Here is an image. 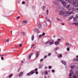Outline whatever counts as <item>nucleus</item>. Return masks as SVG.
I'll use <instances>...</instances> for the list:
<instances>
[{"label": "nucleus", "instance_id": "obj_38", "mask_svg": "<svg viewBox=\"0 0 78 78\" xmlns=\"http://www.w3.org/2000/svg\"><path fill=\"white\" fill-rule=\"evenodd\" d=\"M45 33H43L42 34V36H45Z\"/></svg>", "mask_w": 78, "mask_h": 78}, {"label": "nucleus", "instance_id": "obj_1", "mask_svg": "<svg viewBox=\"0 0 78 78\" xmlns=\"http://www.w3.org/2000/svg\"><path fill=\"white\" fill-rule=\"evenodd\" d=\"M38 70L37 69H36L35 70H33L30 72L27 73V76H31V75H33L35 73L36 74H38V71H37Z\"/></svg>", "mask_w": 78, "mask_h": 78}, {"label": "nucleus", "instance_id": "obj_16", "mask_svg": "<svg viewBox=\"0 0 78 78\" xmlns=\"http://www.w3.org/2000/svg\"><path fill=\"white\" fill-rule=\"evenodd\" d=\"M25 32H22L21 33V34H22V35H23V36H24L25 35Z\"/></svg>", "mask_w": 78, "mask_h": 78}, {"label": "nucleus", "instance_id": "obj_26", "mask_svg": "<svg viewBox=\"0 0 78 78\" xmlns=\"http://www.w3.org/2000/svg\"><path fill=\"white\" fill-rule=\"evenodd\" d=\"M48 72H47V71H45L44 72V74H45V75H48Z\"/></svg>", "mask_w": 78, "mask_h": 78}, {"label": "nucleus", "instance_id": "obj_13", "mask_svg": "<svg viewBox=\"0 0 78 78\" xmlns=\"http://www.w3.org/2000/svg\"><path fill=\"white\" fill-rule=\"evenodd\" d=\"M36 55L37 58H38V56H39V52H37L36 53Z\"/></svg>", "mask_w": 78, "mask_h": 78}, {"label": "nucleus", "instance_id": "obj_30", "mask_svg": "<svg viewBox=\"0 0 78 78\" xmlns=\"http://www.w3.org/2000/svg\"><path fill=\"white\" fill-rule=\"evenodd\" d=\"M71 68L72 69H74V66H71Z\"/></svg>", "mask_w": 78, "mask_h": 78}, {"label": "nucleus", "instance_id": "obj_39", "mask_svg": "<svg viewBox=\"0 0 78 78\" xmlns=\"http://www.w3.org/2000/svg\"><path fill=\"white\" fill-rule=\"evenodd\" d=\"M19 46L20 47H22V44H20L19 45Z\"/></svg>", "mask_w": 78, "mask_h": 78}, {"label": "nucleus", "instance_id": "obj_7", "mask_svg": "<svg viewBox=\"0 0 78 78\" xmlns=\"http://www.w3.org/2000/svg\"><path fill=\"white\" fill-rule=\"evenodd\" d=\"M68 2L72 4V3H73V4L74 5V1H73V0H69Z\"/></svg>", "mask_w": 78, "mask_h": 78}, {"label": "nucleus", "instance_id": "obj_5", "mask_svg": "<svg viewBox=\"0 0 78 78\" xmlns=\"http://www.w3.org/2000/svg\"><path fill=\"white\" fill-rule=\"evenodd\" d=\"M27 22H28L27 20H24L22 21V24L23 25H25V24H26Z\"/></svg>", "mask_w": 78, "mask_h": 78}, {"label": "nucleus", "instance_id": "obj_31", "mask_svg": "<svg viewBox=\"0 0 78 78\" xmlns=\"http://www.w3.org/2000/svg\"><path fill=\"white\" fill-rule=\"evenodd\" d=\"M6 54H3L2 55H1V56H6Z\"/></svg>", "mask_w": 78, "mask_h": 78}, {"label": "nucleus", "instance_id": "obj_18", "mask_svg": "<svg viewBox=\"0 0 78 78\" xmlns=\"http://www.w3.org/2000/svg\"><path fill=\"white\" fill-rule=\"evenodd\" d=\"M59 47H57L56 48H55L54 49V50L55 51H56L57 50H58V49H59Z\"/></svg>", "mask_w": 78, "mask_h": 78}, {"label": "nucleus", "instance_id": "obj_20", "mask_svg": "<svg viewBox=\"0 0 78 78\" xmlns=\"http://www.w3.org/2000/svg\"><path fill=\"white\" fill-rule=\"evenodd\" d=\"M12 75H13L12 74H10L9 75V78H12Z\"/></svg>", "mask_w": 78, "mask_h": 78}, {"label": "nucleus", "instance_id": "obj_32", "mask_svg": "<svg viewBox=\"0 0 78 78\" xmlns=\"http://www.w3.org/2000/svg\"><path fill=\"white\" fill-rule=\"evenodd\" d=\"M66 45H67V46H69V45H70V44H69V43H67L66 44Z\"/></svg>", "mask_w": 78, "mask_h": 78}, {"label": "nucleus", "instance_id": "obj_46", "mask_svg": "<svg viewBox=\"0 0 78 78\" xmlns=\"http://www.w3.org/2000/svg\"><path fill=\"white\" fill-rule=\"evenodd\" d=\"M34 46V44H32L31 45V48H32V47H33Z\"/></svg>", "mask_w": 78, "mask_h": 78}, {"label": "nucleus", "instance_id": "obj_17", "mask_svg": "<svg viewBox=\"0 0 78 78\" xmlns=\"http://www.w3.org/2000/svg\"><path fill=\"white\" fill-rule=\"evenodd\" d=\"M34 35H32L31 37L32 41H34Z\"/></svg>", "mask_w": 78, "mask_h": 78}, {"label": "nucleus", "instance_id": "obj_2", "mask_svg": "<svg viewBox=\"0 0 78 78\" xmlns=\"http://www.w3.org/2000/svg\"><path fill=\"white\" fill-rule=\"evenodd\" d=\"M61 41V39L58 38L57 39V41L55 42V45H58V44H59L60 41Z\"/></svg>", "mask_w": 78, "mask_h": 78}, {"label": "nucleus", "instance_id": "obj_4", "mask_svg": "<svg viewBox=\"0 0 78 78\" xmlns=\"http://www.w3.org/2000/svg\"><path fill=\"white\" fill-rule=\"evenodd\" d=\"M59 12V14L60 16H64V14H65L64 12L63 11H60Z\"/></svg>", "mask_w": 78, "mask_h": 78}, {"label": "nucleus", "instance_id": "obj_6", "mask_svg": "<svg viewBox=\"0 0 78 78\" xmlns=\"http://www.w3.org/2000/svg\"><path fill=\"white\" fill-rule=\"evenodd\" d=\"M23 72H20L18 75L19 76V77H21V76L23 75Z\"/></svg>", "mask_w": 78, "mask_h": 78}, {"label": "nucleus", "instance_id": "obj_60", "mask_svg": "<svg viewBox=\"0 0 78 78\" xmlns=\"http://www.w3.org/2000/svg\"><path fill=\"white\" fill-rule=\"evenodd\" d=\"M21 62H22V63H23V61H22Z\"/></svg>", "mask_w": 78, "mask_h": 78}, {"label": "nucleus", "instance_id": "obj_63", "mask_svg": "<svg viewBox=\"0 0 78 78\" xmlns=\"http://www.w3.org/2000/svg\"><path fill=\"white\" fill-rule=\"evenodd\" d=\"M69 78H73V77H70Z\"/></svg>", "mask_w": 78, "mask_h": 78}, {"label": "nucleus", "instance_id": "obj_51", "mask_svg": "<svg viewBox=\"0 0 78 78\" xmlns=\"http://www.w3.org/2000/svg\"><path fill=\"white\" fill-rule=\"evenodd\" d=\"M47 57V55H45L44 56V58H46Z\"/></svg>", "mask_w": 78, "mask_h": 78}, {"label": "nucleus", "instance_id": "obj_53", "mask_svg": "<svg viewBox=\"0 0 78 78\" xmlns=\"http://www.w3.org/2000/svg\"><path fill=\"white\" fill-rule=\"evenodd\" d=\"M44 8H45V7H44V6H43V10H44Z\"/></svg>", "mask_w": 78, "mask_h": 78}, {"label": "nucleus", "instance_id": "obj_56", "mask_svg": "<svg viewBox=\"0 0 78 78\" xmlns=\"http://www.w3.org/2000/svg\"><path fill=\"white\" fill-rule=\"evenodd\" d=\"M76 75H77V76H78V73H76Z\"/></svg>", "mask_w": 78, "mask_h": 78}, {"label": "nucleus", "instance_id": "obj_21", "mask_svg": "<svg viewBox=\"0 0 78 78\" xmlns=\"http://www.w3.org/2000/svg\"><path fill=\"white\" fill-rule=\"evenodd\" d=\"M39 27V28H41V24L39 23L37 26Z\"/></svg>", "mask_w": 78, "mask_h": 78}, {"label": "nucleus", "instance_id": "obj_55", "mask_svg": "<svg viewBox=\"0 0 78 78\" xmlns=\"http://www.w3.org/2000/svg\"><path fill=\"white\" fill-rule=\"evenodd\" d=\"M73 25H75V24H76V23H73Z\"/></svg>", "mask_w": 78, "mask_h": 78}, {"label": "nucleus", "instance_id": "obj_23", "mask_svg": "<svg viewBox=\"0 0 78 78\" xmlns=\"http://www.w3.org/2000/svg\"><path fill=\"white\" fill-rule=\"evenodd\" d=\"M73 20L74 22H76V21H77V20H76V18H73Z\"/></svg>", "mask_w": 78, "mask_h": 78}, {"label": "nucleus", "instance_id": "obj_40", "mask_svg": "<svg viewBox=\"0 0 78 78\" xmlns=\"http://www.w3.org/2000/svg\"><path fill=\"white\" fill-rule=\"evenodd\" d=\"M48 69H51V66H49L48 67Z\"/></svg>", "mask_w": 78, "mask_h": 78}, {"label": "nucleus", "instance_id": "obj_33", "mask_svg": "<svg viewBox=\"0 0 78 78\" xmlns=\"http://www.w3.org/2000/svg\"><path fill=\"white\" fill-rule=\"evenodd\" d=\"M54 3H55V4H57L58 3V2L57 1H55L54 2Z\"/></svg>", "mask_w": 78, "mask_h": 78}, {"label": "nucleus", "instance_id": "obj_42", "mask_svg": "<svg viewBox=\"0 0 78 78\" xmlns=\"http://www.w3.org/2000/svg\"><path fill=\"white\" fill-rule=\"evenodd\" d=\"M73 16H72L70 17L69 18V19H70V20H71V19H73Z\"/></svg>", "mask_w": 78, "mask_h": 78}, {"label": "nucleus", "instance_id": "obj_11", "mask_svg": "<svg viewBox=\"0 0 78 78\" xmlns=\"http://www.w3.org/2000/svg\"><path fill=\"white\" fill-rule=\"evenodd\" d=\"M57 56L58 58H62V54H60L59 55H58Z\"/></svg>", "mask_w": 78, "mask_h": 78}, {"label": "nucleus", "instance_id": "obj_43", "mask_svg": "<svg viewBox=\"0 0 78 78\" xmlns=\"http://www.w3.org/2000/svg\"><path fill=\"white\" fill-rule=\"evenodd\" d=\"M52 72H53V73H55V70L52 69Z\"/></svg>", "mask_w": 78, "mask_h": 78}, {"label": "nucleus", "instance_id": "obj_28", "mask_svg": "<svg viewBox=\"0 0 78 78\" xmlns=\"http://www.w3.org/2000/svg\"><path fill=\"white\" fill-rule=\"evenodd\" d=\"M46 12H47V15H48V12H49L48 10H47Z\"/></svg>", "mask_w": 78, "mask_h": 78}, {"label": "nucleus", "instance_id": "obj_64", "mask_svg": "<svg viewBox=\"0 0 78 78\" xmlns=\"http://www.w3.org/2000/svg\"><path fill=\"white\" fill-rule=\"evenodd\" d=\"M77 6H78V2H77Z\"/></svg>", "mask_w": 78, "mask_h": 78}, {"label": "nucleus", "instance_id": "obj_22", "mask_svg": "<svg viewBox=\"0 0 78 78\" xmlns=\"http://www.w3.org/2000/svg\"><path fill=\"white\" fill-rule=\"evenodd\" d=\"M44 25H47V22H46V21L44 22Z\"/></svg>", "mask_w": 78, "mask_h": 78}, {"label": "nucleus", "instance_id": "obj_12", "mask_svg": "<svg viewBox=\"0 0 78 78\" xmlns=\"http://www.w3.org/2000/svg\"><path fill=\"white\" fill-rule=\"evenodd\" d=\"M33 55V53L31 54H30V56L28 57V58L29 59H31V56H32V55Z\"/></svg>", "mask_w": 78, "mask_h": 78}, {"label": "nucleus", "instance_id": "obj_14", "mask_svg": "<svg viewBox=\"0 0 78 78\" xmlns=\"http://www.w3.org/2000/svg\"><path fill=\"white\" fill-rule=\"evenodd\" d=\"M46 19L47 21H48V22H50V23H51V21H50V20L48 18L46 17Z\"/></svg>", "mask_w": 78, "mask_h": 78}, {"label": "nucleus", "instance_id": "obj_41", "mask_svg": "<svg viewBox=\"0 0 78 78\" xmlns=\"http://www.w3.org/2000/svg\"><path fill=\"white\" fill-rule=\"evenodd\" d=\"M22 3L23 4V5H24V4L25 3V2L24 1H23L22 2Z\"/></svg>", "mask_w": 78, "mask_h": 78}, {"label": "nucleus", "instance_id": "obj_3", "mask_svg": "<svg viewBox=\"0 0 78 78\" xmlns=\"http://www.w3.org/2000/svg\"><path fill=\"white\" fill-rule=\"evenodd\" d=\"M34 32H36L37 33H39L40 32L39 31V30L37 28H35L34 30Z\"/></svg>", "mask_w": 78, "mask_h": 78}, {"label": "nucleus", "instance_id": "obj_35", "mask_svg": "<svg viewBox=\"0 0 78 78\" xmlns=\"http://www.w3.org/2000/svg\"><path fill=\"white\" fill-rule=\"evenodd\" d=\"M72 14L71 12H68V14H69H69Z\"/></svg>", "mask_w": 78, "mask_h": 78}, {"label": "nucleus", "instance_id": "obj_9", "mask_svg": "<svg viewBox=\"0 0 78 78\" xmlns=\"http://www.w3.org/2000/svg\"><path fill=\"white\" fill-rule=\"evenodd\" d=\"M62 63V64H64V65H66V62L64 61H61Z\"/></svg>", "mask_w": 78, "mask_h": 78}, {"label": "nucleus", "instance_id": "obj_29", "mask_svg": "<svg viewBox=\"0 0 78 78\" xmlns=\"http://www.w3.org/2000/svg\"><path fill=\"white\" fill-rule=\"evenodd\" d=\"M73 78H78V77L75 76H73Z\"/></svg>", "mask_w": 78, "mask_h": 78}, {"label": "nucleus", "instance_id": "obj_57", "mask_svg": "<svg viewBox=\"0 0 78 78\" xmlns=\"http://www.w3.org/2000/svg\"><path fill=\"white\" fill-rule=\"evenodd\" d=\"M75 25H78V23H76V24H75Z\"/></svg>", "mask_w": 78, "mask_h": 78}, {"label": "nucleus", "instance_id": "obj_59", "mask_svg": "<svg viewBox=\"0 0 78 78\" xmlns=\"http://www.w3.org/2000/svg\"><path fill=\"white\" fill-rule=\"evenodd\" d=\"M58 1V2H61V0H57Z\"/></svg>", "mask_w": 78, "mask_h": 78}, {"label": "nucleus", "instance_id": "obj_44", "mask_svg": "<svg viewBox=\"0 0 78 78\" xmlns=\"http://www.w3.org/2000/svg\"><path fill=\"white\" fill-rule=\"evenodd\" d=\"M42 35H41V34L39 35V37H40H40H42Z\"/></svg>", "mask_w": 78, "mask_h": 78}, {"label": "nucleus", "instance_id": "obj_45", "mask_svg": "<svg viewBox=\"0 0 78 78\" xmlns=\"http://www.w3.org/2000/svg\"><path fill=\"white\" fill-rule=\"evenodd\" d=\"M48 43H49V41L46 42L45 43V44H47Z\"/></svg>", "mask_w": 78, "mask_h": 78}, {"label": "nucleus", "instance_id": "obj_24", "mask_svg": "<svg viewBox=\"0 0 78 78\" xmlns=\"http://www.w3.org/2000/svg\"><path fill=\"white\" fill-rule=\"evenodd\" d=\"M42 65H39V69H41V68H42Z\"/></svg>", "mask_w": 78, "mask_h": 78}, {"label": "nucleus", "instance_id": "obj_8", "mask_svg": "<svg viewBox=\"0 0 78 78\" xmlns=\"http://www.w3.org/2000/svg\"><path fill=\"white\" fill-rule=\"evenodd\" d=\"M61 2L62 3L63 5H64V6H66V2L61 1Z\"/></svg>", "mask_w": 78, "mask_h": 78}, {"label": "nucleus", "instance_id": "obj_52", "mask_svg": "<svg viewBox=\"0 0 78 78\" xmlns=\"http://www.w3.org/2000/svg\"><path fill=\"white\" fill-rule=\"evenodd\" d=\"M41 61H43V59H41L40 60V62H41Z\"/></svg>", "mask_w": 78, "mask_h": 78}, {"label": "nucleus", "instance_id": "obj_48", "mask_svg": "<svg viewBox=\"0 0 78 78\" xmlns=\"http://www.w3.org/2000/svg\"><path fill=\"white\" fill-rule=\"evenodd\" d=\"M20 18V16H18V17H17V19L18 20V19H19Z\"/></svg>", "mask_w": 78, "mask_h": 78}, {"label": "nucleus", "instance_id": "obj_15", "mask_svg": "<svg viewBox=\"0 0 78 78\" xmlns=\"http://www.w3.org/2000/svg\"><path fill=\"white\" fill-rule=\"evenodd\" d=\"M77 3H78V0H76L74 2V5H76L77 4Z\"/></svg>", "mask_w": 78, "mask_h": 78}, {"label": "nucleus", "instance_id": "obj_10", "mask_svg": "<svg viewBox=\"0 0 78 78\" xmlns=\"http://www.w3.org/2000/svg\"><path fill=\"white\" fill-rule=\"evenodd\" d=\"M54 44V40H52V42H51L50 43H49V44L50 45H53Z\"/></svg>", "mask_w": 78, "mask_h": 78}, {"label": "nucleus", "instance_id": "obj_50", "mask_svg": "<svg viewBox=\"0 0 78 78\" xmlns=\"http://www.w3.org/2000/svg\"><path fill=\"white\" fill-rule=\"evenodd\" d=\"M4 59V58H3V57H1V59L2 60H3Z\"/></svg>", "mask_w": 78, "mask_h": 78}, {"label": "nucleus", "instance_id": "obj_54", "mask_svg": "<svg viewBox=\"0 0 78 78\" xmlns=\"http://www.w3.org/2000/svg\"><path fill=\"white\" fill-rule=\"evenodd\" d=\"M56 36H55V35H54L53 36V37H54V38H55Z\"/></svg>", "mask_w": 78, "mask_h": 78}, {"label": "nucleus", "instance_id": "obj_49", "mask_svg": "<svg viewBox=\"0 0 78 78\" xmlns=\"http://www.w3.org/2000/svg\"><path fill=\"white\" fill-rule=\"evenodd\" d=\"M72 73H70V74H69V76H70V77H71V76H72Z\"/></svg>", "mask_w": 78, "mask_h": 78}, {"label": "nucleus", "instance_id": "obj_19", "mask_svg": "<svg viewBox=\"0 0 78 78\" xmlns=\"http://www.w3.org/2000/svg\"><path fill=\"white\" fill-rule=\"evenodd\" d=\"M9 41V39L8 40H5V42H8Z\"/></svg>", "mask_w": 78, "mask_h": 78}, {"label": "nucleus", "instance_id": "obj_62", "mask_svg": "<svg viewBox=\"0 0 78 78\" xmlns=\"http://www.w3.org/2000/svg\"><path fill=\"white\" fill-rule=\"evenodd\" d=\"M76 58H78V55H77V56H76Z\"/></svg>", "mask_w": 78, "mask_h": 78}, {"label": "nucleus", "instance_id": "obj_47", "mask_svg": "<svg viewBox=\"0 0 78 78\" xmlns=\"http://www.w3.org/2000/svg\"><path fill=\"white\" fill-rule=\"evenodd\" d=\"M57 20L58 21H59V20H60L58 18H57Z\"/></svg>", "mask_w": 78, "mask_h": 78}, {"label": "nucleus", "instance_id": "obj_58", "mask_svg": "<svg viewBox=\"0 0 78 78\" xmlns=\"http://www.w3.org/2000/svg\"><path fill=\"white\" fill-rule=\"evenodd\" d=\"M62 25H64V23H62Z\"/></svg>", "mask_w": 78, "mask_h": 78}, {"label": "nucleus", "instance_id": "obj_25", "mask_svg": "<svg viewBox=\"0 0 78 78\" xmlns=\"http://www.w3.org/2000/svg\"><path fill=\"white\" fill-rule=\"evenodd\" d=\"M77 58H74L73 60V61H77Z\"/></svg>", "mask_w": 78, "mask_h": 78}, {"label": "nucleus", "instance_id": "obj_61", "mask_svg": "<svg viewBox=\"0 0 78 78\" xmlns=\"http://www.w3.org/2000/svg\"><path fill=\"white\" fill-rule=\"evenodd\" d=\"M45 69H47V67H45Z\"/></svg>", "mask_w": 78, "mask_h": 78}, {"label": "nucleus", "instance_id": "obj_36", "mask_svg": "<svg viewBox=\"0 0 78 78\" xmlns=\"http://www.w3.org/2000/svg\"><path fill=\"white\" fill-rule=\"evenodd\" d=\"M51 53H49L48 54V56H51Z\"/></svg>", "mask_w": 78, "mask_h": 78}, {"label": "nucleus", "instance_id": "obj_34", "mask_svg": "<svg viewBox=\"0 0 78 78\" xmlns=\"http://www.w3.org/2000/svg\"><path fill=\"white\" fill-rule=\"evenodd\" d=\"M70 73H71L72 74H73V71H72V69H71Z\"/></svg>", "mask_w": 78, "mask_h": 78}, {"label": "nucleus", "instance_id": "obj_27", "mask_svg": "<svg viewBox=\"0 0 78 78\" xmlns=\"http://www.w3.org/2000/svg\"><path fill=\"white\" fill-rule=\"evenodd\" d=\"M70 5L69 4V5L67 6L66 8H69V7H70Z\"/></svg>", "mask_w": 78, "mask_h": 78}, {"label": "nucleus", "instance_id": "obj_37", "mask_svg": "<svg viewBox=\"0 0 78 78\" xmlns=\"http://www.w3.org/2000/svg\"><path fill=\"white\" fill-rule=\"evenodd\" d=\"M67 51H69L70 50V48H67Z\"/></svg>", "mask_w": 78, "mask_h": 78}]
</instances>
